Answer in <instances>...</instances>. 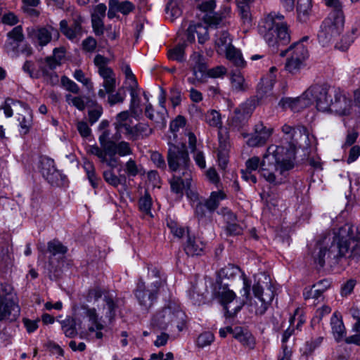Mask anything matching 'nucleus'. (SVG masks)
Masks as SVG:
<instances>
[{
    "label": "nucleus",
    "mask_w": 360,
    "mask_h": 360,
    "mask_svg": "<svg viewBox=\"0 0 360 360\" xmlns=\"http://www.w3.org/2000/svg\"><path fill=\"white\" fill-rule=\"evenodd\" d=\"M115 132L104 130L98 136L100 146L96 144L89 145L86 148V153L96 156L101 163L111 168H116L120 165L119 157H125L133 154V149L129 142L119 141L124 136L133 141L135 124L128 110L118 113L112 123Z\"/></svg>",
    "instance_id": "f257e3e1"
},
{
    "label": "nucleus",
    "mask_w": 360,
    "mask_h": 360,
    "mask_svg": "<svg viewBox=\"0 0 360 360\" xmlns=\"http://www.w3.org/2000/svg\"><path fill=\"white\" fill-rule=\"evenodd\" d=\"M286 142L281 145L271 144L264 154L262 175L274 185L284 181L285 173L294 167L298 138L305 133L304 127L284 124L281 127Z\"/></svg>",
    "instance_id": "f03ea898"
},
{
    "label": "nucleus",
    "mask_w": 360,
    "mask_h": 360,
    "mask_svg": "<svg viewBox=\"0 0 360 360\" xmlns=\"http://www.w3.org/2000/svg\"><path fill=\"white\" fill-rule=\"evenodd\" d=\"M360 258V233L353 226L345 224L335 233L333 240L327 250L317 245L312 254L314 262L320 267L326 263V258L338 260L342 257Z\"/></svg>",
    "instance_id": "7ed1b4c3"
},
{
    "label": "nucleus",
    "mask_w": 360,
    "mask_h": 360,
    "mask_svg": "<svg viewBox=\"0 0 360 360\" xmlns=\"http://www.w3.org/2000/svg\"><path fill=\"white\" fill-rule=\"evenodd\" d=\"M266 290H264V287L258 282L252 287L253 293L256 300L250 297L251 281L247 276L243 274V288L240 291L241 297L244 299L249 307V310L257 315L264 314L271 303L274 293L271 284L266 283Z\"/></svg>",
    "instance_id": "20e7f679"
},
{
    "label": "nucleus",
    "mask_w": 360,
    "mask_h": 360,
    "mask_svg": "<svg viewBox=\"0 0 360 360\" xmlns=\"http://www.w3.org/2000/svg\"><path fill=\"white\" fill-rule=\"evenodd\" d=\"M283 20L281 15L269 14L259 25V32L269 46L278 49L290 42L288 28Z\"/></svg>",
    "instance_id": "39448f33"
},
{
    "label": "nucleus",
    "mask_w": 360,
    "mask_h": 360,
    "mask_svg": "<svg viewBox=\"0 0 360 360\" xmlns=\"http://www.w3.org/2000/svg\"><path fill=\"white\" fill-rule=\"evenodd\" d=\"M17 296L11 284L0 283V321L15 320L20 314Z\"/></svg>",
    "instance_id": "423d86ee"
},
{
    "label": "nucleus",
    "mask_w": 360,
    "mask_h": 360,
    "mask_svg": "<svg viewBox=\"0 0 360 360\" xmlns=\"http://www.w3.org/2000/svg\"><path fill=\"white\" fill-rule=\"evenodd\" d=\"M344 18L340 12L330 13L322 22L318 33L319 42L323 46L331 44L342 32Z\"/></svg>",
    "instance_id": "0eeeda50"
},
{
    "label": "nucleus",
    "mask_w": 360,
    "mask_h": 360,
    "mask_svg": "<svg viewBox=\"0 0 360 360\" xmlns=\"http://www.w3.org/2000/svg\"><path fill=\"white\" fill-rule=\"evenodd\" d=\"M169 139L167 162L169 169L176 172L191 169V163L186 145L172 142V136H169Z\"/></svg>",
    "instance_id": "6e6552de"
},
{
    "label": "nucleus",
    "mask_w": 360,
    "mask_h": 360,
    "mask_svg": "<svg viewBox=\"0 0 360 360\" xmlns=\"http://www.w3.org/2000/svg\"><path fill=\"white\" fill-rule=\"evenodd\" d=\"M185 314L175 304H169L167 307L158 311L151 321V325L161 330H165L172 323H179L184 321Z\"/></svg>",
    "instance_id": "1a4fd4ad"
},
{
    "label": "nucleus",
    "mask_w": 360,
    "mask_h": 360,
    "mask_svg": "<svg viewBox=\"0 0 360 360\" xmlns=\"http://www.w3.org/2000/svg\"><path fill=\"white\" fill-rule=\"evenodd\" d=\"M26 31L27 38L37 48L40 49L49 44L53 37H59L58 30L51 25L29 27Z\"/></svg>",
    "instance_id": "9d476101"
},
{
    "label": "nucleus",
    "mask_w": 360,
    "mask_h": 360,
    "mask_svg": "<svg viewBox=\"0 0 360 360\" xmlns=\"http://www.w3.org/2000/svg\"><path fill=\"white\" fill-rule=\"evenodd\" d=\"M164 285L163 280L153 281L150 285L146 288L145 283L139 281L137 283L135 295L139 302L145 309H149L156 300L159 289Z\"/></svg>",
    "instance_id": "9b49d317"
},
{
    "label": "nucleus",
    "mask_w": 360,
    "mask_h": 360,
    "mask_svg": "<svg viewBox=\"0 0 360 360\" xmlns=\"http://www.w3.org/2000/svg\"><path fill=\"white\" fill-rule=\"evenodd\" d=\"M331 89L322 85L316 84L305 91V96L311 98V103H316V109L321 112H329L332 102Z\"/></svg>",
    "instance_id": "f8f14e48"
},
{
    "label": "nucleus",
    "mask_w": 360,
    "mask_h": 360,
    "mask_svg": "<svg viewBox=\"0 0 360 360\" xmlns=\"http://www.w3.org/2000/svg\"><path fill=\"white\" fill-rule=\"evenodd\" d=\"M274 128L258 122L253 128V132L244 135L248 137L246 143L250 147H261L264 146L274 133Z\"/></svg>",
    "instance_id": "ddd939ff"
},
{
    "label": "nucleus",
    "mask_w": 360,
    "mask_h": 360,
    "mask_svg": "<svg viewBox=\"0 0 360 360\" xmlns=\"http://www.w3.org/2000/svg\"><path fill=\"white\" fill-rule=\"evenodd\" d=\"M189 65L193 72V76L187 79L188 82L193 85L205 82L208 77L207 72H206L207 67L204 63L203 57L198 53H194L191 56Z\"/></svg>",
    "instance_id": "4468645a"
},
{
    "label": "nucleus",
    "mask_w": 360,
    "mask_h": 360,
    "mask_svg": "<svg viewBox=\"0 0 360 360\" xmlns=\"http://www.w3.org/2000/svg\"><path fill=\"white\" fill-rule=\"evenodd\" d=\"M332 102L330 103L329 112L339 115H345L349 113L352 108V101L347 98L340 89L332 88Z\"/></svg>",
    "instance_id": "2eb2a0df"
},
{
    "label": "nucleus",
    "mask_w": 360,
    "mask_h": 360,
    "mask_svg": "<svg viewBox=\"0 0 360 360\" xmlns=\"http://www.w3.org/2000/svg\"><path fill=\"white\" fill-rule=\"evenodd\" d=\"M25 39L22 27L18 25L7 34V40L4 44L5 51L13 58L20 55V44Z\"/></svg>",
    "instance_id": "dca6fc26"
},
{
    "label": "nucleus",
    "mask_w": 360,
    "mask_h": 360,
    "mask_svg": "<svg viewBox=\"0 0 360 360\" xmlns=\"http://www.w3.org/2000/svg\"><path fill=\"white\" fill-rule=\"evenodd\" d=\"M75 311L78 315L86 316L90 322L89 330L91 332L96 331V337L101 339L103 333L101 331L103 328V324L98 321L96 310L94 308H89L87 305L82 304L75 308Z\"/></svg>",
    "instance_id": "f3484780"
},
{
    "label": "nucleus",
    "mask_w": 360,
    "mask_h": 360,
    "mask_svg": "<svg viewBox=\"0 0 360 360\" xmlns=\"http://www.w3.org/2000/svg\"><path fill=\"white\" fill-rule=\"evenodd\" d=\"M255 107L250 102L241 104L234 111L231 124L237 129L244 127L254 111Z\"/></svg>",
    "instance_id": "a211bd4d"
},
{
    "label": "nucleus",
    "mask_w": 360,
    "mask_h": 360,
    "mask_svg": "<svg viewBox=\"0 0 360 360\" xmlns=\"http://www.w3.org/2000/svg\"><path fill=\"white\" fill-rule=\"evenodd\" d=\"M177 173L170 179L169 184L172 191L176 193L183 194L184 190L188 189L192 180L191 169H187Z\"/></svg>",
    "instance_id": "6ab92c4d"
},
{
    "label": "nucleus",
    "mask_w": 360,
    "mask_h": 360,
    "mask_svg": "<svg viewBox=\"0 0 360 360\" xmlns=\"http://www.w3.org/2000/svg\"><path fill=\"white\" fill-rule=\"evenodd\" d=\"M41 172L43 176L51 185L58 186L61 180L62 175L60 172L55 167L54 160L44 157L41 160Z\"/></svg>",
    "instance_id": "aec40b11"
},
{
    "label": "nucleus",
    "mask_w": 360,
    "mask_h": 360,
    "mask_svg": "<svg viewBox=\"0 0 360 360\" xmlns=\"http://www.w3.org/2000/svg\"><path fill=\"white\" fill-rule=\"evenodd\" d=\"M108 18L112 19L117 16V13L127 15L135 10V5L130 1L109 0Z\"/></svg>",
    "instance_id": "412c9836"
},
{
    "label": "nucleus",
    "mask_w": 360,
    "mask_h": 360,
    "mask_svg": "<svg viewBox=\"0 0 360 360\" xmlns=\"http://www.w3.org/2000/svg\"><path fill=\"white\" fill-rule=\"evenodd\" d=\"M205 243L200 237L191 235L187 230L186 240L184 243V250L188 256H199L204 252Z\"/></svg>",
    "instance_id": "4be33fe9"
},
{
    "label": "nucleus",
    "mask_w": 360,
    "mask_h": 360,
    "mask_svg": "<svg viewBox=\"0 0 360 360\" xmlns=\"http://www.w3.org/2000/svg\"><path fill=\"white\" fill-rule=\"evenodd\" d=\"M236 297V293L231 290H224L221 292L220 295L221 303L229 316H234L245 304V302L244 301V299L242 298V300L240 302L236 301L237 304L234 307L231 308L230 304L233 302Z\"/></svg>",
    "instance_id": "5701e85b"
},
{
    "label": "nucleus",
    "mask_w": 360,
    "mask_h": 360,
    "mask_svg": "<svg viewBox=\"0 0 360 360\" xmlns=\"http://www.w3.org/2000/svg\"><path fill=\"white\" fill-rule=\"evenodd\" d=\"M311 104V98L305 96V91L297 98H286L280 101V105L284 108H290L293 112H299Z\"/></svg>",
    "instance_id": "b1692460"
},
{
    "label": "nucleus",
    "mask_w": 360,
    "mask_h": 360,
    "mask_svg": "<svg viewBox=\"0 0 360 360\" xmlns=\"http://www.w3.org/2000/svg\"><path fill=\"white\" fill-rule=\"evenodd\" d=\"M22 112L18 114V121L20 126V134H27L33 125V115L32 110L25 104H22Z\"/></svg>",
    "instance_id": "393cba45"
},
{
    "label": "nucleus",
    "mask_w": 360,
    "mask_h": 360,
    "mask_svg": "<svg viewBox=\"0 0 360 360\" xmlns=\"http://www.w3.org/2000/svg\"><path fill=\"white\" fill-rule=\"evenodd\" d=\"M60 30L68 39L72 41L77 40L82 34V26L78 20H75L69 27L68 22L63 20L60 22Z\"/></svg>",
    "instance_id": "a878e982"
},
{
    "label": "nucleus",
    "mask_w": 360,
    "mask_h": 360,
    "mask_svg": "<svg viewBox=\"0 0 360 360\" xmlns=\"http://www.w3.org/2000/svg\"><path fill=\"white\" fill-rule=\"evenodd\" d=\"M332 333L337 342H340L345 337L346 330L344 326L342 316L340 314L335 312L330 319Z\"/></svg>",
    "instance_id": "bb28decb"
},
{
    "label": "nucleus",
    "mask_w": 360,
    "mask_h": 360,
    "mask_svg": "<svg viewBox=\"0 0 360 360\" xmlns=\"http://www.w3.org/2000/svg\"><path fill=\"white\" fill-rule=\"evenodd\" d=\"M290 51V57L293 58L300 59L303 63L309 57V51L306 46L303 44V41H297L293 44L290 48L281 53V56H284L286 52Z\"/></svg>",
    "instance_id": "cd10ccee"
},
{
    "label": "nucleus",
    "mask_w": 360,
    "mask_h": 360,
    "mask_svg": "<svg viewBox=\"0 0 360 360\" xmlns=\"http://www.w3.org/2000/svg\"><path fill=\"white\" fill-rule=\"evenodd\" d=\"M214 43L217 48V52L221 53L232 46V39L228 31L219 30L215 34Z\"/></svg>",
    "instance_id": "c85d7f7f"
},
{
    "label": "nucleus",
    "mask_w": 360,
    "mask_h": 360,
    "mask_svg": "<svg viewBox=\"0 0 360 360\" xmlns=\"http://www.w3.org/2000/svg\"><path fill=\"white\" fill-rule=\"evenodd\" d=\"M233 338L245 347H254L255 340L252 334L241 327L237 326L233 328Z\"/></svg>",
    "instance_id": "c756f323"
},
{
    "label": "nucleus",
    "mask_w": 360,
    "mask_h": 360,
    "mask_svg": "<svg viewBox=\"0 0 360 360\" xmlns=\"http://www.w3.org/2000/svg\"><path fill=\"white\" fill-rule=\"evenodd\" d=\"M226 53V58L231 61L237 68H243L245 66L242 53L233 45L224 51Z\"/></svg>",
    "instance_id": "7c9ffc66"
},
{
    "label": "nucleus",
    "mask_w": 360,
    "mask_h": 360,
    "mask_svg": "<svg viewBox=\"0 0 360 360\" xmlns=\"http://www.w3.org/2000/svg\"><path fill=\"white\" fill-rule=\"evenodd\" d=\"M195 31L198 38V42L200 44H204L208 39V30L206 27H204L200 24L196 26L190 25L188 28V39L190 41L194 40V35L192 34L193 32Z\"/></svg>",
    "instance_id": "2f4dec72"
},
{
    "label": "nucleus",
    "mask_w": 360,
    "mask_h": 360,
    "mask_svg": "<svg viewBox=\"0 0 360 360\" xmlns=\"http://www.w3.org/2000/svg\"><path fill=\"white\" fill-rule=\"evenodd\" d=\"M226 198V195L224 191H213L211 193L210 198L206 200L205 206L207 210L212 212L219 207L220 202Z\"/></svg>",
    "instance_id": "473e14b6"
},
{
    "label": "nucleus",
    "mask_w": 360,
    "mask_h": 360,
    "mask_svg": "<svg viewBox=\"0 0 360 360\" xmlns=\"http://www.w3.org/2000/svg\"><path fill=\"white\" fill-rule=\"evenodd\" d=\"M217 274L219 278L221 279H232L240 274H241V277L243 278V274L245 275L244 273H241L240 269L238 266L233 264H228L224 268H221L218 271Z\"/></svg>",
    "instance_id": "72a5a7b5"
},
{
    "label": "nucleus",
    "mask_w": 360,
    "mask_h": 360,
    "mask_svg": "<svg viewBox=\"0 0 360 360\" xmlns=\"http://www.w3.org/2000/svg\"><path fill=\"white\" fill-rule=\"evenodd\" d=\"M110 169L105 170L103 172L104 180L110 186L117 188L122 184V179L125 181V176L120 175L118 176L113 171L114 168L109 167Z\"/></svg>",
    "instance_id": "f704fd0d"
},
{
    "label": "nucleus",
    "mask_w": 360,
    "mask_h": 360,
    "mask_svg": "<svg viewBox=\"0 0 360 360\" xmlns=\"http://www.w3.org/2000/svg\"><path fill=\"white\" fill-rule=\"evenodd\" d=\"M293 333L294 328L289 327L283 332L282 335L281 349L283 352V356H281V360H285L286 358H290L291 356V348L287 345V342L290 338L292 335Z\"/></svg>",
    "instance_id": "c9c22d12"
},
{
    "label": "nucleus",
    "mask_w": 360,
    "mask_h": 360,
    "mask_svg": "<svg viewBox=\"0 0 360 360\" xmlns=\"http://www.w3.org/2000/svg\"><path fill=\"white\" fill-rule=\"evenodd\" d=\"M205 122L212 127L220 129L222 127V122L220 113L215 110H208L205 115Z\"/></svg>",
    "instance_id": "e433bc0d"
},
{
    "label": "nucleus",
    "mask_w": 360,
    "mask_h": 360,
    "mask_svg": "<svg viewBox=\"0 0 360 360\" xmlns=\"http://www.w3.org/2000/svg\"><path fill=\"white\" fill-rule=\"evenodd\" d=\"M133 141L149 136L153 133V129L148 124L140 122L135 124Z\"/></svg>",
    "instance_id": "4c0bfd02"
},
{
    "label": "nucleus",
    "mask_w": 360,
    "mask_h": 360,
    "mask_svg": "<svg viewBox=\"0 0 360 360\" xmlns=\"http://www.w3.org/2000/svg\"><path fill=\"white\" fill-rule=\"evenodd\" d=\"M186 45L184 44H178L174 48L169 50L167 56L169 59L182 62L185 60L184 51Z\"/></svg>",
    "instance_id": "58836bf2"
},
{
    "label": "nucleus",
    "mask_w": 360,
    "mask_h": 360,
    "mask_svg": "<svg viewBox=\"0 0 360 360\" xmlns=\"http://www.w3.org/2000/svg\"><path fill=\"white\" fill-rule=\"evenodd\" d=\"M60 324L65 336L72 338L77 334L75 321L72 318L67 317L60 322Z\"/></svg>",
    "instance_id": "ea45409f"
},
{
    "label": "nucleus",
    "mask_w": 360,
    "mask_h": 360,
    "mask_svg": "<svg viewBox=\"0 0 360 360\" xmlns=\"http://www.w3.org/2000/svg\"><path fill=\"white\" fill-rule=\"evenodd\" d=\"M310 0H298L297 11L300 20H305L311 10Z\"/></svg>",
    "instance_id": "a19ab883"
},
{
    "label": "nucleus",
    "mask_w": 360,
    "mask_h": 360,
    "mask_svg": "<svg viewBox=\"0 0 360 360\" xmlns=\"http://www.w3.org/2000/svg\"><path fill=\"white\" fill-rule=\"evenodd\" d=\"M48 251L53 256L58 255H65L68 250L67 248L64 246L59 240H53L48 243Z\"/></svg>",
    "instance_id": "79ce46f5"
},
{
    "label": "nucleus",
    "mask_w": 360,
    "mask_h": 360,
    "mask_svg": "<svg viewBox=\"0 0 360 360\" xmlns=\"http://www.w3.org/2000/svg\"><path fill=\"white\" fill-rule=\"evenodd\" d=\"M304 66V63L302 62L300 59L293 58L290 57L288 58L285 63V70L291 74H297Z\"/></svg>",
    "instance_id": "37998d69"
},
{
    "label": "nucleus",
    "mask_w": 360,
    "mask_h": 360,
    "mask_svg": "<svg viewBox=\"0 0 360 360\" xmlns=\"http://www.w3.org/2000/svg\"><path fill=\"white\" fill-rule=\"evenodd\" d=\"M231 81L232 88L236 91H245L247 89L245 79L240 72L233 73Z\"/></svg>",
    "instance_id": "c03bdc74"
},
{
    "label": "nucleus",
    "mask_w": 360,
    "mask_h": 360,
    "mask_svg": "<svg viewBox=\"0 0 360 360\" xmlns=\"http://www.w3.org/2000/svg\"><path fill=\"white\" fill-rule=\"evenodd\" d=\"M355 31L356 30H353L352 33L344 35L340 41L335 44V49L342 51H347L354 41V34Z\"/></svg>",
    "instance_id": "a18cd8bd"
},
{
    "label": "nucleus",
    "mask_w": 360,
    "mask_h": 360,
    "mask_svg": "<svg viewBox=\"0 0 360 360\" xmlns=\"http://www.w3.org/2000/svg\"><path fill=\"white\" fill-rule=\"evenodd\" d=\"M264 162V159L262 161H260V159L257 156H253L250 158H249L246 162L245 166L247 170L250 171H256L259 167V173L261 176L269 183H270L262 174V163Z\"/></svg>",
    "instance_id": "49530a36"
},
{
    "label": "nucleus",
    "mask_w": 360,
    "mask_h": 360,
    "mask_svg": "<svg viewBox=\"0 0 360 360\" xmlns=\"http://www.w3.org/2000/svg\"><path fill=\"white\" fill-rule=\"evenodd\" d=\"M124 171L128 177H134L139 173V165L132 158L124 163Z\"/></svg>",
    "instance_id": "de8ad7c7"
},
{
    "label": "nucleus",
    "mask_w": 360,
    "mask_h": 360,
    "mask_svg": "<svg viewBox=\"0 0 360 360\" xmlns=\"http://www.w3.org/2000/svg\"><path fill=\"white\" fill-rule=\"evenodd\" d=\"M65 101L69 105H73L80 111L84 110L86 108V102L82 96H72L71 94H66Z\"/></svg>",
    "instance_id": "09e8293b"
},
{
    "label": "nucleus",
    "mask_w": 360,
    "mask_h": 360,
    "mask_svg": "<svg viewBox=\"0 0 360 360\" xmlns=\"http://www.w3.org/2000/svg\"><path fill=\"white\" fill-rule=\"evenodd\" d=\"M323 340V337L319 336L307 341L304 345V354L306 355L312 354L321 345Z\"/></svg>",
    "instance_id": "8fccbe9b"
},
{
    "label": "nucleus",
    "mask_w": 360,
    "mask_h": 360,
    "mask_svg": "<svg viewBox=\"0 0 360 360\" xmlns=\"http://www.w3.org/2000/svg\"><path fill=\"white\" fill-rule=\"evenodd\" d=\"M186 124V120L184 117L178 116L175 120L171 122L169 129L172 134V141H174L176 137V132H177L180 128H183Z\"/></svg>",
    "instance_id": "3c124183"
},
{
    "label": "nucleus",
    "mask_w": 360,
    "mask_h": 360,
    "mask_svg": "<svg viewBox=\"0 0 360 360\" xmlns=\"http://www.w3.org/2000/svg\"><path fill=\"white\" fill-rule=\"evenodd\" d=\"M139 209L145 214H150L152 198L147 191H146L144 195L139 199Z\"/></svg>",
    "instance_id": "603ef678"
},
{
    "label": "nucleus",
    "mask_w": 360,
    "mask_h": 360,
    "mask_svg": "<svg viewBox=\"0 0 360 360\" xmlns=\"http://www.w3.org/2000/svg\"><path fill=\"white\" fill-rule=\"evenodd\" d=\"M22 70L29 75L31 78L38 79L41 76V71L35 70V65L32 60H26L22 65Z\"/></svg>",
    "instance_id": "864d4df0"
},
{
    "label": "nucleus",
    "mask_w": 360,
    "mask_h": 360,
    "mask_svg": "<svg viewBox=\"0 0 360 360\" xmlns=\"http://www.w3.org/2000/svg\"><path fill=\"white\" fill-rule=\"evenodd\" d=\"M131 102H130V110L134 112L139 107L140 98L138 92V86L131 85L129 88Z\"/></svg>",
    "instance_id": "5fc2aeb1"
},
{
    "label": "nucleus",
    "mask_w": 360,
    "mask_h": 360,
    "mask_svg": "<svg viewBox=\"0 0 360 360\" xmlns=\"http://www.w3.org/2000/svg\"><path fill=\"white\" fill-rule=\"evenodd\" d=\"M214 340V336L211 332H205L198 336L196 344L199 347L203 348L210 345Z\"/></svg>",
    "instance_id": "6e6d98bb"
},
{
    "label": "nucleus",
    "mask_w": 360,
    "mask_h": 360,
    "mask_svg": "<svg viewBox=\"0 0 360 360\" xmlns=\"http://www.w3.org/2000/svg\"><path fill=\"white\" fill-rule=\"evenodd\" d=\"M39 70H41V76L47 82V83L51 85H55L58 82V76L57 74L53 72H49L46 67L39 66Z\"/></svg>",
    "instance_id": "4d7b16f0"
},
{
    "label": "nucleus",
    "mask_w": 360,
    "mask_h": 360,
    "mask_svg": "<svg viewBox=\"0 0 360 360\" xmlns=\"http://www.w3.org/2000/svg\"><path fill=\"white\" fill-rule=\"evenodd\" d=\"M108 103L110 105L112 106L116 104L122 103L126 98V93L124 91H121L120 89L116 93L113 94H108Z\"/></svg>",
    "instance_id": "13d9d810"
},
{
    "label": "nucleus",
    "mask_w": 360,
    "mask_h": 360,
    "mask_svg": "<svg viewBox=\"0 0 360 360\" xmlns=\"http://www.w3.org/2000/svg\"><path fill=\"white\" fill-rule=\"evenodd\" d=\"M16 103H20L21 105L22 104L18 101L8 98L5 100L4 103L0 107V110H4V115L6 117H11L13 115L11 106L15 105Z\"/></svg>",
    "instance_id": "bf43d9fd"
},
{
    "label": "nucleus",
    "mask_w": 360,
    "mask_h": 360,
    "mask_svg": "<svg viewBox=\"0 0 360 360\" xmlns=\"http://www.w3.org/2000/svg\"><path fill=\"white\" fill-rule=\"evenodd\" d=\"M61 84L63 86L70 92L73 94H78L79 92L80 89L79 86L66 76L61 77Z\"/></svg>",
    "instance_id": "052dcab7"
},
{
    "label": "nucleus",
    "mask_w": 360,
    "mask_h": 360,
    "mask_svg": "<svg viewBox=\"0 0 360 360\" xmlns=\"http://www.w3.org/2000/svg\"><path fill=\"white\" fill-rule=\"evenodd\" d=\"M168 226L170 229L171 233L179 238H181L186 233L187 234V230L188 229L184 228L182 226L179 225L174 221H171L168 224Z\"/></svg>",
    "instance_id": "680f3d73"
},
{
    "label": "nucleus",
    "mask_w": 360,
    "mask_h": 360,
    "mask_svg": "<svg viewBox=\"0 0 360 360\" xmlns=\"http://www.w3.org/2000/svg\"><path fill=\"white\" fill-rule=\"evenodd\" d=\"M321 290L322 288L319 290L318 288H313V285L311 288H305L303 291V296L305 300H318L322 295Z\"/></svg>",
    "instance_id": "e2e57ef3"
},
{
    "label": "nucleus",
    "mask_w": 360,
    "mask_h": 360,
    "mask_svg": "<svg viewBox=\"0 0 360 360\" xmlns=\"http://www.w3.org/2000/svg\"><path fill=\"white\" fill-rule=\"evenodd\" d=\"M239 14L244 23L250 22V8L247 4H238Z\"/></svg>",
    "instance_id": "0e129e2a"
},
{
    "label": "nucleus",
    "mask_w": 360,
    "mask_h": 360,
    "mask_svg": "<svg viewBox=\"0 0 360 360\" xmlns=\"http://www.w3.org/2000/svg\"><path fill=\"white\" fill-rule=\"evenodd\" d=\"M91 22L94 31L96 35H101L104 31L103 18L91 16Z\"/></svg>",
    "instance_id": "69168bd1"
},
{
    "label": "nucleus",
    "mask_w": 360,
    "mask_h": 360,
    "mask_svg": "<svg viewBox=\"0 0 360 360\" xmlns=\"http://www.w3.org/2000/svg\"><path fill=\"white\" fill-rule=\"evenodd\" d=\"M73 77L76 80L81 82L87 88L91 89L93 87V84L91 82V79L86 77L84 73L81 70H76L74 72Z\"/></svg>",
    "instance_id": "338daca9"
},
{
    "label": "nucleus",
    "mask_w": 360,
    "mask_h": 360,
    "mask_svg": "<svg viewBox=\"0 0 360 360\" xmlns=\"http://www.w3.org/2000/svg\"><path fill=\"white\" fill-rule=\"evenodd\" d=\"M350 314L353 319L356 320V322L353 325V330L360 333V309L352 308L350 309Z\"/></svg>",
    "instance_id": "774afa93"
}]
</instances>
